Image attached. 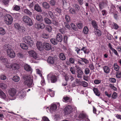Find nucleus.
Listing matches in <instances>:
<instances>
[{
	"label": "nucleus",
	"mask_w": 121,
	"mask_h": 121,
	"mask_svg": "<svg viewBox=\"0 0 121 121\" xmlns=\"http://www.w3.org/2000/svg\"><path fill=\"white\" fill-rule=\"evenodd\" d=\"M24 80V84L29 87H31L34 85L33 80V77L30 75H25L23 76Z\"/></svg>",
	"instance_id": "1"
},
{
	"label": "nucleus",
	"mask_w": 121,
	"mask_h": 121,
	"mask_svg": "<svg viewBox=\"0 0 121 121\" xmlns=\"http://www.w3.org/2000/svg\"><path fill=\"white\" fill-rule=\"evenodd\" d=\"M47 78L48 79L50 80L51 83H55L57 82L58 77L51 73L47 75Z\"/></svg>",
	"instance_id": "2"
},
{
	"label": "nucleus",
	"mask_w": 121,
	"mask_h": 121,
	"mask_svg": "<svg viewBox=\"0 0 121 121\" xmlns=\"http://www.w3.org/2000/svg\"><path fill=\"white\" fill-rule=\"evenodd\" d=\"M23 41L26 43L28 44L30 46H33V41L31 38L29 36L27 35L23 38Z\"/></svg>",
	"instance_id": "3"
},
{
	"label": "nucleus",
	"mask_w": 121,
	"mask_h": 121,
	"mask_svg": "<svg viewBox=\"0 0 121 121\" xmlns=\"http://www.w3.org/2000/svg\"><path fill=\"white\" fill-rule=\"evenodd\" d=\"M4 20L5 23L8 25H9L11 24L13 18L9 14H6L4 16Z\"/></svg>",
	"instance_id": "4"
},
{
	"label": "nucleus",
	"mask_w": 121,
	"mask_h": 121,
	"mask_svg": "<svg viewBox=\"0 0 121 121\" xmlns=\"http://www.w3.org/2000/svg\"><path fill=\"white\" fill-rule=\"evenodd\" d=\"M22 20L26 23L29 26H31L33 24L31 20L27 16H23L22 18Z\"/></svg>",
	"instance_id": "5"
},
{
	"label": "nucleus",
	"mask_w": 121,
	"mask_h": 121,
	"mask_svg": "<svg viewBox=\"0 0 121 121\" xmlns=\"http://www.w3.org/2000/svg\"><path fill=\"white\" fill-rule=\"evenodd\" d=\"M8 92L9 95L12 97H13L12 98H11V100H13L15 99V97L16 95V90L14 88H10L9 89L8 91Z\"/></svg>",
	"instance_id": "6"
},
{
	"label": "nucleus",
	"mask_w": 121,
	"mask_h": 121,
	"mask_svg": "<svg viewBox=\"0 0 121 121\" xmlns=\"http://www.w3.org/2000/svg\"><path fill=\"white\" fill-rule=\"evenodd\" d=\"M56 60V58L54 56H49L47 60L48 63L50 65H53Z\"/></svg>",
	"instance_id": "7"
},
{
	"label": "nucleus",
	"mask_w": 121,
	"mask_h": 121,
	"mask_svg": "<svg viewBox=\"0 0 121 121\" xmlns=\"http://www.w3.org/2000/svg\"><path fill=\"white\" fill-rule=\"evenodd\" d=\"M75 67L76 68L77 72V77L78 78H82V76L83 74L82 70H81V68L77 65H76Z\"/></svg>",
	"instance_id": "8"
},
{
	"label": "nucleus",
	"mask_w": 121,
	"mask_h": 121,
	"mask_svg": "<svg viewBox=\"0 0 121 121\" xmlns=\"http://www.w3.org/2000/svg\"><path fill=\"white\" fill-rule=\"evenodd\" d=\"M7 51L8 56L9 57L12 58L15 57V53L12 49L9 48L7 50Z\"/></svg>",
	"instance_id": "9"
},
{
	"label": "nucleus",
	"mask_w": 121,
	"mask_h": 121,
	"mask_svg": "<svg viewBox=\"0 0 121 121\" xmlns=\"http://www.w3.org/2000/svg\"><path fill=\"white\" fill-rule=\"evenodd\" d=\"M28 52L30 57H32L35 59H38V55L33 50H30Z\"/></svg>",
	"instance_id": "10"
},
{
	"label": "nucleus",
	"mask_w": 121,
	"mask_h": 121,
	"mask_svg": "<svg viewBox=\"0 0 121 121\" xmlns=\"http://www.w3.org/2000/svg\"><path fill=\"white\" fill-rule=\"evenodd\" d=\"M43 46L44 48L46 50H49L52 49V46L49 43L44 42L43 43Z\"/></svg>",
	"instance_id": "11"
},
{
	"label": "nucleus",
	"mask_w": 121,
	"mask_h": 121,
	"mask_svg": "<svg viewBox=\"0 0 121 121\" xmlns=\"http://www.w3.org/2000/svg\"><path fill=\"white\" fill-rule=\"evenodd\" d=\"M35 27L38 29H43L45 27L44 24L40 22H37L35 24Z\"/></svg>",
	"instance_id": "12"
},
{
	"label": "nucleus",
	"mask_w": 121,
	"mask_h": 121,
	"mask_svg": "<svg viewBox=\"0 0 121 121\" xmlns=\"http://www.w3.org/2000/svg\"><path fill=\"white\" fill-rule=\"evenodd\" d=\"M86 117V115L84 114L81 113L78 116H77L76 117V119L78 120H83Z\"/></svg>",
	"instance_id": "13"
},
{
	"label": "nucleus",
	"mask_w": 121,
	"mask_h": 121,
	"mask_svg": "<svg viewBox=\"0 0 121 121\" xmlns=\"http://www.w3.org/2000/svg\"><path fill=\"white\" fill-rule=\"evenodd\" d=\"M24 69L25 70L30 73L32 72V69L30 65L27 64H26L24 65Z\"/></svg>",
	"instance_id": "14"
},
{
	"label": "nucleus",
	"mask_w": 121,
	"mask_h": 121,
	"mask_svg": "<svg viewBox=\"0 0 121 121\" xmlns=\"http://www.w3.org/2000/svg\"><path fill=\"white\" fill-rule=\"evenodd\" d=\"M65 112L66 114L71 113L72 111V108L70 106H68L65 108Z\"/></svg>",
	"instance_id": "15"
},
{
	"label": "nucleus",
	"mask_w": 121,
	"mask_h": 121,
	"mask_svg": "<svg viewBox=\"0 0 121 121\" xmlns=\"http://www.w3.org/2000/svg\"><path fill=\"white\" fill-rule=\"evenodd\" d=\"M56 39L58 42H61L62 41V36L60 33H58L57 34L56 36Z\"/></svg>",
	"instance_id": "16"
},
{
	"label": "nucleus",
	"mask_w": 121,
	"mask_h": 121,
	"mask_svg": "<svg viewBox=\"0 0 121 121\" xmlns=\"http://www.w3.org/2000/svg\"><path fill=\"white\" fill-rule=\"evenodd\" d=\"M36 45L39 50L41 51L43 49L42 43L41 42H37L36 43Z\"/></svg>",
	"instance_id": "17"
},
{
	"label": "nucleus",
	"mask_w": 121,
	"mask_h": 121,
	"mask_svg": "<svg viewBox=\"0 0 121 121\" xmlns=\"http://www.w3.org/2000/svg\"><path fill=\"white\" fill-rule=\"evenodd\" d=\"M69 11L70 14L74 15L77 14L78 13V12L75 9L73 8H71L70 9Z\"/></svg>",
	"instance_id": "18"
},
{
	"label": "nucleus",
	"mask_w": 121,
	"mask_h": 121,
	"mask_svg": "<svg viewBox=\"0 0 121 121\" xmlns=\"http://www.w3.org/2000/svg\"><path fill=\"white\" fill-rule=\"evenodd\" d=\"M34 9L38 12H41L42 10L38 4L35 5L34 7Z\"/></svg>",
	"instance_id": "19"
},
{
	"label": "nucleus",
	"mask_w": 121,
	"mask_h": 121,
	"mask_svg": "<svg viewBox=\"0 0 121 121\" xmlns=\"http://www.w3.org/2000/svg\"><path fill=\"white\" fill-rule=\"evenodd\" d=\"M93 91L95 95L99 96L100 95V93L99 90L96 88H94L93 89Z\"/></svg>",
	"instance_id": "20"
},
{
	"label": "nucleus",
	"mask_w": 121,
	"mask_h": 121,
	"mask_svg": "<svg viewBox=\"0 0 121 121\" xmlns=\"http://www.w3.org/2000/svg\"><path fill=\"white\" fill-rule=\"evenodd\" d=\"M35 19L37 20L40 22H42L43 21V17L40 15L37 14L36 16Z\"/></svg>",
	"instance_id": "21"
},
{
	"label": "nucleus",
	"mask_w": 121,
	"mask_h": 121,
	"mask_svg": "<svg viewBox=\"0 0 121 121\" xmlns=\"http://www.w3.org/2000/svg\"><path fill=\"white\" fill-rule=\"evenodd\" d=\"M24 12L26 14L30 17L32 15V13L27 9H24Z\"/></svg>",
	"instance_id": "22"
},
{
	"label": "nucleus",
	"mask_w": 121,
	"mask_h": 121,
	"mask_svg": "<svg viewBox=\"0 0 121 121\" xmlns=\"http://www.w3.org/2000/svg\"><path fill=\"white\" fill-rule=\"evenodd\" d=\"M11 68L14 70H17L19 69V65L16 64H12Z\"/></svg>",
	"instance_id": "23"
},
{
	"label": "nucleus",
	"mask_w": 121,
	"mask_h": 121,
	"mask_svg": "<svg viewBox=\"0 0 121 121\" xmlns=\"http://www.w3.org/2000/svg\"><path fill=\"white\" fill-rule=\"evenodd\" d=\"M103 69L105 73L107 74L109 73L110 69L108 66H104Z\"/></svg>",
	"instance_id": "24"
},
{
	"label": "nucleus",
	"mask_w": 121,
	"mask_h": 121,
	"mask_svg": "<svg viewBox=\"0 0 121 121\" xmlns=\"http://www.w3.org/2000/svg\"><path fill=\"white\" fill-rule=\"evenodd\" d=\"M18 94L19 95V98L20 99H22L25 96V93L22 91H19Z\"/></svg>",
	"instance_id": "25"
},
{
	"label": "nucleus",
	"mask_w": 121,
	"mask_h": 121,
	"mask_svg": "<svg viewBox=\"0 0 121 121\" xmlns=\"http://www.w3.org/2000/svg\"><path fill=\"white\" fill-rule=\"evenodd\" d=\"M44 22L46 24L50 25L52 23L51 21L47 17H45L44 19Z\"/></svg>",
	"instance_id": "26"
},
{
	"label": "nucleus",
	"mask_w": 121,
	"mask_h": 121,
	"mask_svg": "<svg viewBox=\"0 0 121 121\" xmlns=\"http://www.w3.org/2000/svg\"><path fill=\"white\" fill-rule=\"evenodd\" d=\"M43 7L46 9H48L49 8L50 5L49 4L46 2H43L42 4Z\"/></svg>",
	"instance_id": "27"
},
{
	"label": "nucleus",
	"mask_w": 121,
	"mask_h": 121,
	"mask_svg": "<svg viewBox=\"0 0 121 121\" xmlns=\"http://www.w3.org/2000/svg\"><path fill=\"white\" fill-rule=\"evenodd\" d=\"M91 24L93 27L96 29L98 28V26L96 22L94 21L93 20L91 22Z\"/></svg>",
	"instance_id": "28"
},
{
	"label": "nucleus",
	"mask_w": 121,
	"mask_h": 121,
	"mask_svg": "<svg viewBox=\"0 0 121 121\" xmlns=\"http://www.w3.org/2000/svg\"><path fill=\"white\" fill-rule=\"evenodd\" d=\"M81 50L83 51L85 54H88L89 52V51L85 47H82L81 49Z\"/></svg>",
	"instance_id": "29"
},
{
	"label": "nucleus",
	"mask_w": 121,
	"mask_h": 121,
	"mask_svg": "<svg viewBox=\"0 0 121 121\" xmlns=\"http://www.w3.org/2000/svg\"><path fill=\"white\" fill-rule=\"evenodd\" d=\"M59 57L60 59L62 60H64L66 59L65 56L63 53H61L59 54Z\"/></svg>",
	"instance_id": "30"
},
{
	"label": "nucleus",
	"mask_w": 121,
	"mask_h": 121,
	"mask_svg": "<svg viewBox=\"0 0 121 121\" xmlns=\"http://www.w3.org/2000/svg\"><path fill=\"white\" fill-rule=\"evenodd\" d=\"M45 29L48 32L50 33L52 31V26L50 25L47 26L46 27Z\"/></svg>",
	"instance_id": "31"
},
{
	"label": "nucleus",
	"mask_w": 121,
	"mask_h": 121,
	"mask_svg": "<svg viewBox=\"0 0 121 121\" xmlns=\"http://www.w3.org/2000/svg\"><path fill=\"white\" fill-rule=\"evenodd\" d=\"M17 57L20 58H22L24 56V53L22 52H18L17 54Z\"/></svg>",
	"instance_id": "32"
},
{
	"label": "nucleus",
	"mask_w": 121,
	"mask_h": 121,
	"mask_svg": "<svg viewBox=\"0 0 121 121\" xmlns=\"http://www.w3.org/2000/svg\"><path fill=\"white\" fill-rule=\"evenodd\" d=\"M20 46L23 49L26 50L28 48L27 46L24 43H21Z\"/></svg>",
	"instance_id": "33"
},
{
	"label": "nucleus",
	"mask_w": 121,
	"mask_h": 121,
	"mask_svg": "<svg viewBox=\"0 0 121 121\" xmlns=\"http://www.w3.org/2000/svg\"><path fill=\"white\" fill-rule=\"evenodd\" d=\"M71 100V99L67 96L64 97L63 99V101L67 103L70 102Z\"/></svg>",
	"instance_id": "34"
},
{
	"label": "nucleus",
	"mask_w": 121,
	"mask_h": 121,
	"mask_svg": "<svg viewBox=\"0 0 121 121\" xmlns=\"http://www.w3.org/2000/svg\"><path fill=\"white\" fill-rule=\"evenodd\" d=\"M6 33V31L2 27L0 28V35H4Z\"/></svg>",
	"instance_id": "35"
},
{
	"label": "nucleus",
	"mask_w": 121,
	"mask_h": 121,
	"mask_svg": "<svg viewBox=\"0 0 121 121\" xmlns=\"http://www.w3.org/2000/svg\"><path fill=\"white\" fill-rule=\"evenodd\" d=\"M57 108V106L55 104L52 105L50 108V110L51 111H54L56 110Z\"/></svg>",
	"instance_id": "36"
},
{
	"label": "nucleus",
	"mask_w": 121,
	"mask_h": 121,
	"mask_svg": "<svg viewBox=\"0 0 121 121\" xmlns=\"http://www.w3.org/2000/svg\"><path fill=\"white\" fill-rule=\"evenodd\" d=\"M50 41L52 44L54 45H57L58 43L57 41L54 38L51 39H50Z\"/></svg>",
	"instance_id": "37"
},
{
	"label": "nucleus",
	"mask_w": 121,
	"mask_h": 121,
	"mask_svg": "<svg viewBox=\"0 0 121 121\" xmlns=\"http://www.w3.org/2000/svg\"><path fill=\"white\" fill-rule=\"evenodd\" d=\"M0 96L4 99L6 98L5 94L0 89Z\"/></svg>",
	"instance_id": "38"
},
{
	"label": "nucleus",
	"mask_w": 121,
	"mask_h": 121,
	"mask_svg": "<svg viewBox=\"0 0 121 121\" xmlns=\"http://www.w3.org/2000/svg\"><path fill=\"white\" fill-rule=\"evenodd\" d=\"M66 29L65 28H64L60 29L59 31L62 34H64L66 32Z\"/></svg>",
	"instance_id": "39"
},
{
	"label": "nucleus",
	"mask_w": 121,
	"mask_h": 121,
	"mask_svg": "<svg viewBox=\"0 0 121 121\" xmlns=\"http://www.w3.org/2000/svg\"><path fill=\"white\" fill-rule=\"evenodd\" d=\"M70 25L71 27L73 30L76 31L78 30V28H77L76 26L74 24L71 23Z\"/></svg>",
	"instance_id": "40"
},
{
	"label": "nucleus",
	"mask_w": 121,
	"mask_h": 121,
	"mask_svg": "<svg viewBox=\"0 0 121 121\" xmlns=\"http://www.w3.org/2000/svg\"><path fill=\"white\" fill-rule=\"evenodd\" d=\"M113 67L114 69L116 71L119 70L120 68L119 66L117 63H115L113 65Z\"/></svg>",
	"instance_id": "41"
},
{
	"label": "nucleus",
	"mask_w": 121,
	"mask_h": 121,
	"mask_svg": "<svg viewBox=\"0 0 121 121\" xmlns=\"http://www.w3.org/2000/svg\"><path fill=\"white\" fill-rule=\"evenodd\" d=\"M0 87L3 89H5L7 88V86L5 84L1 83L0 84Z\"/></svg>",
	"instance_id": "42"
},
{
	"label": "nucleus",
	"mask_w": 121,
	"mask_h": 121,
	"mask_svg": "<svg viewBox=\"0 0 121 121\" xmlns=\"http://www.w3.org/2000/svg\"><path fill=\"white\" fill-rule=\"evenodd\" d=\"M0 59L4 63H7L8 62L7 59L4 57L1 56L0 57Z\"/></svg>",
	"instance_id": "43"
},
{
	"label": "nucleus",
	"mask_w": 121,
	"mask_h": 121,
	"mask_svg": "<svg viewBox=\"0 0 121 121\" xmlns=\"http://www.w3.org/2000/svg\"><path fill=\"white\" fill-rule=\"evenodd\" d=\"M76 25L79 29H81L83 27V25L82 23H76Z\"/></svg>",
	"instance_id": "44"
},
{
	"label": "nucleus",
	"mask_w": 121,
	"mask_h": 121,
	"mask_svg": "<svg viewBox=\"0 0 121 121\" xmlns=\"http://www.w3.org/2000/svg\"><path fill=\"white\" fill-rule=\"evenodd\" d=\"M89 31V29L87 27L85 26L84 28L83 31V32L85 34H87Z\"/></svg>",
	"instance_id": "45"
},
{
	"label": "nucleus",
	"mask_w": 121,
	"mask_h": 121,
	"mask_svg": "<svg viewBox=\"0 0 121 121\" xmlns=\"http://www.w3.org/2000/svg\"><path fill=\"white\" fill-rule=\"evenodd\" d=\"M69 22H65L64 23L65 27L69 30H70V27L68 23Z\"/></svg>",
	"instance_id": "46"
},
{
	"label": "nucleus",
	"mask_w": 121,
	"mask_h": 121,
	"mask_svg": "<svg viewBox=\"0 0 121 121\" xmlns=\"http://www.w3.org/2000/svg\"><path fill=\"white\" fill-rule=\"evenodd\" d=\"M15 28L19 30H21V26L18 23H16L14 25Z\"/></svg>",
	"instance_id": "47"
},
{
	"label": "nucleus",
	"mask_w": 121,
	"mask_h": 121,
	"mask_svg": "<svg viewBox=\"0 0 121 121\" xmlns=\"http://www.w3.org/2000/svg\"><path fill=\"white\" fill-rule=\"evenodd\" d=\"M12 79L15 82H18L19 80V78L17 76H14L13 77Z\"/></svg>",
	"instance_id": "48"
},
{
	"label": "nucleus",
	"mask_w": 121,
	"mask_h": 121,
	"mask_svg": "<svg viewBox=\"0 0 121 121\" xmlns=\"http://www.w3.org/2000/svg\"><path fill=\"white\" fill-rule=\"evenodd\" d=\"M65 18L66 22H70V19L69 16L67 15L65 16Z\"/></svg>",
	"instance_id": "49"
},
{
	"label": "nucleus",
	"mask_w": 121,
	"mask_h": 121,
	"mask_svg": "<svg viewBox=\"0 0 121 121\" xmlns=\"http://www.w3.org/2000/svg\"><path fill=\"white\" fill-rule=\"evenodd\" d=\"M10 0H2L3 4L7 6L9 5V2Z\"/></svg>",
	"instance_id": "50"
},
{
	"label": "nucleus",
	"mask_w": 121,
	"mask_h": 121,
	"mask_svg": "<svg viewBox=\"0 0 121 121\" xmlns=\"http://www.w3.org/2000/svg\"><path fill=\"white\" fill-rule=\"evenodd\" d=\"M48 14L50 17L52 19H53L54 17V14L51 11H49L48 12Z\"/></svg>",
	"instance_id": "51"
},
{
	"label": "nucleus",
	"mask_w": 121,
	"mask_h": 121,
	"mask_svg": "<svg viewBox=\"0 0 121 121\" xmlns=\"http://www.w3.org/2000/svg\"><path fill=\"white\" fill-rule=\"evenodd\" d=\"M74 6L75 8V9L78 12L80 9L79 6L78 4H74Z\"/></svg>",
	"instance_id": "52"
},
{
	"label": "nucleus",
	"mask_w": 121,
	"mask_h": 121,
	"mask_svg": "<svg viewBox=\"0 0 121 121\" xmlns=\"http://www.w3.org/2000/svg\"><path fill=\"white\" fill-rule=\"evenodd\" d=\"M81 59H82L83 62H84L85 64H87L89 62V61L87 59L84 58H80Z\"/></svg>",
	"instance_id": "53"
},
{
	"label": "nucleus",
	"mask_w": 121,
	"mask_h": 121,
	"mask_svg": "<svg viewBox=\"0 0 121 121\" xmlns=\"http://www.w3.org/2000/svg\"><path fill=\"white\" fill-rule=\"evenodd\" d=\"M13 9L17 11L19 10L20 9V8L19 6L17 5H15L13 7Z\"/></svg>",
	"instance_id": "54"
},
{
	"label": "nucleus",
	"mask_w": 121,
	"mask_h": 121,
	"mask_svg": "<svg viewBox=\"0 0 121 121\" xmlns=\"http://www.w3.org/2000/svg\"><path fill=\"white\" fill-rule=\"evenodd\" d=\"M42 37L44 39H47L49 37V35L48 34L44 33L42 35Z\"/></svg>",
	"instance_id": "55"
},
{
	"label": "nucleus",
	"mask_w": 121,
	"mask_h": 121,
	"mask_svg": "<svg viewBox=\"0 0 121 121\" xmlns=\"http://www.w3.org/2000/svg\"><path fill=\"white\" fill-rule=\"evenodd\" d=\"M101 82V80L96 79L94 81V83L96 85L100 83Z\"/></svg>",
	"instance_id": "56"
},
{
	"label": "nucleus",
	"mask_w": 121,
	"mask_h": 121,
	"mask_svg": "<svg viewBox=\"0 0 121 121\" xmlns=\"http://www.w3.org/2000/svg\"><path fill=\"white\" fill-rule=\"evenodd\" d=\"M68 38V37L66 35H65L64 36L63 41L65 43H67Z\"/></svg>",
	"instance_id": "57"
},
{
	"label": "nucleus",
	"mask_w": 121,
	"mask_h": 121,
	"mask_svg": "<svg viewBox=\"0 0 121 121\" xmlns=\"http://www.w3.org/2000/svg\"><path fill=\"white\" fill-rule=\"evenodd\" d=\"M82 86L84 87H87L88 85V83L85 81H82L81 82Z\"/></svg>",
	"instance_id": "58"
},
{
	"label": "nucleus",
	"mask_w": 121,
	"mask_h": 121,
	"mask_svg": "<svg viewBox=\"0 0 121 121\" xmlns=\"http://www.w3.org/2000/svg\"><path fill=\"white\" fill-rule=\"evenodd\" d=\"M75 59L72 58H70L69 59V62L72 64H73L74 63L75 61Z\"/></svg>",
	"instance_id": "59"
},
{
	"label": "nucleus",
	"mask_w": 121,
	"mask_h": 121,
	"mask_svg": "<svg viewBox=\"0 0 121 121\" xmlns=\"http://www.w3.org/2000/svg\"><path fill=\"white\" fill-rule=\"evenodd\" d=\"M75 51L77 52V54H80L79 52L81 50V49H80L78 47H75Z\"/></svg>",
	"instance_id": "60"
},
{
	"label": "nucleus",
	"mask_w": 121,
	"mask_h": 121,
	"mask_svg": "<svg viewBox=\"0 0 121 121\" xmlns=\"http://www.w3.org/2000/svg\"><path fill=\"white\" fill-rule=\"evenodd\" d=\"M104 2H101L99 3V7L100 10H101L103 9L104 7Z\"/></svg>",
	"instance_id": "61"
},
{
	"label": "nucleus",
	"mask_w": 121,
	"mask_h": 121,
	"mask_svg": "<svg viewBox=\"0 0 121 121\" xmlns=\"http://www.w3.org/2000/svg\"><path fill=\"white\" fill-rule=\"evenodd\" d=\"M90 70L88 68H86L85 70V74L87 75L89 74L90 73Z\"/></svg>",
	"instance_id": "62"
},
{
	"label": "nucleus",
	"mask_w": 121,
	"mask_h": 121,
	"mask_svg": "<svg viewBox=\"0 0 121 121\" xmlns=\"http://www.w3.org/2000/svg\"><path fill=\"white\" fill-rule=\"evenodd\" d=\"M95 34L96 35L99 36L101 35L102 34L101 31L98 30V31L95 32Z\"/></svg>",
	"instance_id": "63"
},
{
	"label": "nucleus",
	"mask_w": 121,
	"mask_h": 121,
	"mask_svg": "<svg viewBox=\"0 0 121 121\" xmlns=\"http://www.w3.org/2000/svg\"><path fill=\"white\" fill-rule=\"evenodd\" d=\"M116 76L117 78H121V71L118 72L116 74Z\"/></svg>",
	"instance_id": "64"
}]
</instances>
